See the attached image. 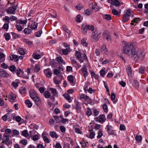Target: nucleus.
<instances>
[{
  "instance_id": "a18cd8bd",
  "label": "nucleus",
  "mask_w": 148,
  "mask_h": 148,
  "mask_svg": "<svg viewBox=\"0 0 148 148\" xmlns=\"http://www.w3.org/2000/svg\"><path fill=\"white\" fill-rule=\"evenodd\" d=\"M25 103L27 104L29 108L31 107L32 106V104L29 99H27L25 101Z\"/></svg>"
},
{
  "instance_id": "20e7f679",
  "label": "nucleus",
  "mask_w": 148,
  "mask_h": 148,
  "mask_svg": "<svg viewBox=\"0 0 148 148\" xmlns=\"http://www.w3.org/2000/svg\"><path fill=\"white\" fill-rule=\"evenodd\" d=\"M131 14L130 10V9L126 10L125 11V13L123 15L122 20L123 22H126L129 20Z\"/></svg>"
},
{
  "instance_id": "338daca9",
  "label": "nucleus",
  "mask_w": 148,
  "mask_h": 148,
  "mask_svg": "<svg viewBox=\"0 0 148 148\" xmlns=\"http://www.w3.org/2000/svg\"><path fill=\"white\" fill-rule=\"evenodd\" d=\"M39 139V136H38L36 134L34 135L32 138V139L34 141H36Z\"/></svg>"
},
{
  "instance_id": "5701e85b",
  "label": "nucleus",
  "mask_w": 148,
  "mask_h": 148,
  "mask_svg": "<svg viewBox=\"0 0 148 148\" xmlns=\"http://www.w3.org/2000/svg\"><path fill=\"white\" fill-rule=\"evenodd\" d=\"M37 23H36L35 22H34L32 23L31 25L29 24V26L32 29H34L36 28L37 27Z\"/></svg>"
},
{
  "instance_id": "f8f14e48",
  "label": "nucleus",
  "mask_w": 148,
  "mask_h": 148,
  "mask_svg": "<svg viewBox=\"0 0 148 148\" xmlns=\"http://www.w3.org/2000/svg\"><path fill=\"white\" fill-rule=\"evenodd\" d=\"M108 2L110 3L112 5L116 7L119 6L120 5L119 2L117 0H108Z\"/></svg>"
},
{
  "instance_id": "e2e57ef3",
  "label": "nucleus",
  "mask_w": 148,
  "mask_h": 148,
  "mask_svg": "<svg viewBox=\"0 0 148 148\" xmlns=\"http://www.w3.org/2000/svg\"><path fill=\"white\" fill-rule=\"evenodd\" d=\"M42 31L40 30L38 32H36L35 33V35L37 37H39L40 36V35L42 34Z\"/></svg>"
},
{
  "instance_id": "4c0bfd02",
  "label": "nucleus",
  "mask_w": 148,
  "mask_h": 148,
  "mask_svg": "<svg viewBox=\"0 0 148 148\" xmlns=\"http://www.w3.org/2000/svg\"><path fill=\"white\" fill-rule=\"evenodd\" d=\"M5 38V40H10V36L9 33H6L4 34Z\"/></svg>"
},
{
  "instance_id": "6e6d98bb",
  "label": "nucleus",
  "mask_w": 148,
  "mask_h": 148,
  "mask_svg": "<svg viewBox=\"0 0 148 148\" xmlns=\"http://www.w3.org/2000/svg\"><path fill=\"white\" fill-rule=\"evenodd\" d=\"M142 136H136L135 137V140L139 142L141 141L142 140Z\"/></svg>"
},
{
  "instance_id": "09e8293b",
  "label": "nucleus",
  "mask_w": 148,
  "mask_h": 148,
  "mask_svg": "<svg viewBox=\"0 0 148 148\" xmlns=\"http://www.w3.org/2000/svg\"><path fill=\"white\" fill-rule=\"evenodd\" d=\"M9 69L11 71L13 72L15 71L16 69L15 66L14 65H12L10 67Z\"/></svg>"
},
{
  "instance_id": "7c9ffc66",
  "label": "nucleus",
  "mask_w": 148,
  "mask_h": 148,
  "mask_svg": "<svg viewBox=\"0 0 148 148\" xmlns=\"http://www.w3.org/2000/svg\"><path fill=\"white\" fill-rule=\"evenodd\" d=\"M71 64L75 67H77L78 64L77 62L74 59H71Z\"/></svg>"
},
{
  "instance_id": "423d86ee",
  "label": "nucleus",
  "mask_w": 148,
  "mask_h": 148,
  "mask_svg": "<svg viewBox=\"0 0 148 148\" xmlns=\"http://www.w3.org/2000/svg\"><path fill=\"white\" fill-rule=\"evenodd\" d=\"M103 38L104 39H106L108 41L109 40L111 41V37L110 34L108 31L107 30L104 31L103 33Z\"/></svg>"
},
{
  "instance_id": "4d7b16f0",
  "label": "nucleus",
  "mask_w": 148,
  "mask_h": 148,
  "mask_svg": "<svg viewBox=\"0 0 148 148\" xmlns=\"http://www.w3.org/2000/svg\"><path fill=\"white\" fill-rule=\"evenodd\" d=\"M86 114L87 115L90 116L92 114V112L91 110L88 108L87 109V111L86 112Z\"/></svg>"
},
{
  "instance_id": "37998d69",
  "label": "nucleus",
  "mask_w": 148,
  "mask_h": 148,
  "mask_svg": "<svg viewBox=\"0 0 148 148\" xmlns=\"http://www.w3.org/2000/svg\"><path fill=\"white\" fill-rule=\"evenodd\" d=\"M45 97L46 98H49L50 97V94L48 91H46L44 93Z\"/></svg>"
},
{
  "instance_id": "e433bc0d",
  "label": "nucleus",
  "mask_w": 148,
  "mask_h": 148,
  "mask_svg": "<svg viewBox=\"0 0 148 148\" xmlns=\"http://www.w3.org/2000/svg\"><path fill=\"white\" fill-rule=\"evenodd\" d=\"M10 114L8 113L2 117V119L4 121H6L8 117H9Z\"/></svg>"
},
{
  "instance_id": "cd10ccee",
  "label": "nucleus",
  "mask_w": 148,
  "mask_h": 148,
  "mask_svg": "<svg viewBox=\"0 0 148 148\" xmlns=\"http://www.w3.org/2000/svg\"><path fill=\"white\" fill-rule=\"evenodd\" d=\"M10 20V18L8 16H5L3 18V21L6 23H9Z\"/></svg>"
},
{
  "instance_id": "6e6552de",
  "label": "nucleus",
  "mask_w": 148,
  "mask_h": 148,
  "mask_svg": "<svg viewBox=\"0 0 148 148\" xmlns=\"http://www.w3.org/2000/svg\"><path fill=\"white\" fill-rule=\"evenodd\" d=\"M63 78L62 76H56L54 77L53 80L56 84H61Z\"/></svg>"
},
{
  "instance_id": "8fccbe9b",
  "label": "nucleus",
  "mask_w": 148,
  "mask_h": 148,
  "mask_svg": "<svg viewBox=\"0 0 148 148\" xmlns=\"http://www.w3.org/2000/svg\"><path fill=\"white\" fill-rule=\"evenodd\" d=\"M19 53L21 55H24L25 54L24 51L22 48H20L18 49Z\"/></svg>"
},
{
  "instance_id": "680f3d73",
  "label": "nucleus",
  "mask_w": 148,
  "mask_h": 148,
  "mask_svg": "<svg viewBox=\"0 0 148 148\" xmlns=\"http://www.w3.org/2000/svg\"><path fill=\"white\" fill-rule=\"evenodd\" d=\"M145 69V67H141L139 68V71L140 73H143Z\"/></svg>"
},
{
  "instance_id": "bb28decb",
  "label": "nucleus",
  "mask_w": 148,
  "mask_h": 148,
  "mask_svg": "<svg viewBox=\"0 0 148 148\" xmlns=\"http://www.w3.org/2000/svg\"><path fill=\"white\" fill-rule=\"evenodd\" d=\"M112 128V127L111 125H107L106 129H107V131L108 132V134L109 135L112 134V133H111L110 132V131L111 130Z\"/></svg>"
},
{
  "instance_id": "393cba45",
  "label": "nucleus",
  "mask_w": 148,
  "mask_h": 148,
  "mask_svg": "<svg viewBox=\"0 0 148 148\" xmlns=\"http://www.w3.org/2000/svg\"><path fill=\"white\" fill-rule=\"evenodd\" d=\"M70 48H66V49L62 50V52L63 54L65 55H67L68 52L70 51Z\"/></svg>"
},
{
  "instance_id": "c9c22d12",
  "label": "nucleus",
  "mask_w": 148,
  "mask_h": 148,
  "mask_svg": "<svg viewBox=\"0 0 148 148\" xmlns=\"http://www.w3.org/2000/svg\"><path fill=\"white\" fill-rule=\"evenodd\" d=\"M10 59L11 60H13L14 59H15V60L16 61H17L18 59V56L15 55H12L10 57Z\"/></svg>"
},
{
  "instance_id": "4468645a",
  "label": "nucleus",
  "mask_w": 148,
  "mask_h": 148,
  "mask_svg": "<svg viewBox=\"0 0 148 148\" xmlns=\"http://www.w3.org/2000/svg\"><path fill=\"white\" fill-rule=\"evenodd\" d=\"M56 60L60 64H65L64 61L62 58L60 56H59L56 58Z\"/></svg>"
},
{
  "instance_id": "0eeeda50",
  "label": "nucleus",
  "mask_w": 148,
  "mask_h": 148,
  "mask_svg": "<svg viewBox=\"0 0 148 148\" xmlns=\"http://www.w3.org/2000/svg\"><path fill=\"white\" fill-rule=\"evenodd\" d=\"M106 119L105 115H99L98 117H97L95 118V120L97 121H99V122L101 123H104L106 120Z\"/></svg>"
},
{
  "instance_id": "1a4fd4ad",
  "label": "nucleus",
  "mask_w": 148,
  "mask_h": 148,
  "mask_svg": "<svg viewBox=\"0 0 148 148\" xmlns=\"http://www.w3.org/2000/svg\"><path fill=\"white\" fill-rule=\"evenodd\" d=\"M75 56L76 58L79 60L81 63L83 62V60L82 59V56L80 52L78 51H75Z\"/></svg>"
},
{
  "instance_id": "0e129e2a",
  "label": "nucleus",
  "mask_w": 148,
  "mask_h": 148,
  "mask_svg": "<svg viewBox=\"0 0 148 148\" xmlns=\"http://www.w3.org/2000/svg\"><path fill=\"white\" fill-rule=\"evenodd\" d=\"M81 43L83 46H87V43L86 41L84 39H82L81 40Z\"/></svg>"
},
{
  "instance_id": "2eb2a0df",
  "label": "nucleus",
  "mask_w": 148,
  "mask_h": 148,
  "mask_svg": "<svg viewBox=\"0 0 148 148\" xmlns=\"http://www.w3.org/2000/svg\"><path fill=\"white\" fill-rule=\"evenodd\" d=\"M107 49L106 48V45H103L101 47V52H103V53L107 54Z\"/></svg>"
},
{
  "instance_id": "473e14b6",
  "label": "nucleus",
  "mask_w": 148,
  "mask_h": 148,
  "mask_svg": "<svg viewBox=\"0 0 148 148\" xmlns=\"http://www.w3.org/2000/svg\"><path fill=\"white\" fill-rule=\"evenodd\" d=\"M32 56L36 59H39L41 58V56L38 54H36L35 53H34L32 55Z\"/></svg>"
},
{
  "instance_id": "f257e3e1",
  "label": "nucleus",
  "mask_w": 148,
  "mask_h": 148,
  "mask_svg": "<svg viewBox=\"0 0 148 148\" xmlns=\"http://www.w3.org/2000/svg\"><path fill=\"white\" fill-rule=\"evenodd\" d=\"M123 53L130 58L134 60L137 58L141 60L144 58V55L140 50L136 49L131 42H128L124 46Z\"/></svg>"
},
{
  "instance_id": "58836bf2",
  "label": "nucleus",
  "mask_w": 148,
  "mask_h": 148,
  "mask_svg": "<svg viewBox=\"0 0 148 148\" xmlns=\"http://www.w3.org/2000/svg\"><path fill=\"white\" fill-rule=\"evenodd\" d=\"M115 98V95L114 93H112L111 96V99L113 100V102L114 103H116L117 102V101L114 100Z\"/></svg>"
},
{
  "instance_id": "864d4df0",
  "label": "nucleus",
  "mask_w": 148,
  "mask_h": 148,
  "mask_svg": "<svg viewBox=\"0 0 148 148\" xmlns=\"http://www.w3.org/2000/svg\"><path fill=\"white\" fill-rule=\"evenodd\" d=\"M102 131L101 130H100L98 132V135L97 136L98 138H99L103 136Z\"/></svg>"
},
{
  "instance_id": "c03bdc74",
  "label": "nucleus",
  "mask_w": 148,
  "mask_h": 148,
  "mask_svg": "<svg viewBox=\"0 0 148 148\" xmlns=\"http://www.w3.org/2000/svg\"><path fill=\"white\" fill-rule=\"evenodd\" d=\"M20 142L23 145H26L27 144V140L26 139H24L20 140Z\"/></svg>"
},
{
  "instance_id": "f704fd0d",
  "label": "nucleus",
  "mask_w": 148,
  "mask_h": 148,
  "mask_svg": "<svg viewBox=\"0 0 148 148\" xmlns=\"http://www.w3.org/2000/svg\"><path fill=\"white\" fill-rule=\"evenodd\" d=\"M23 136L27 138L29 136V133L27 131V130H24L22 132V134Z\"/></svg>"
},
{
  "instance_id": "b1692460",
  "label": "nucleus",
  "mask_w": 148,
  "mask_h": 148,
  "mask_svg": "<svg viewBox=\"0 0 148 148\" xmlns=\"http://www.w3.org/2000/svg\"><path fill=\"white\" fill-rule=\"evenodd\" d=\"M133 85L136 89H137L138 88H139V84L136 80H134L133 81Z\"/></svg>"
},
{
  "instance_id": "ddd939ff",
  "label": "nucleus",
  "mask_w": 148,
  "mask_h": 148,
  "mask_svg": "<svg viewBox=\"0 0 148 148\" xmlns=\"http://www.w3.org/2000/svg\"><path fill=\"white\" fill-rule=\"evenodd\" d=\"M44 73L47 77H51L52 73L51 72L50 69H47L45 70Z\"/></svg>"
},
{
  "instance_id": "412c9836",
  "label": "nucleus",
  "mask_w": 148,
  "mask_h": 148,
  "mask_svg": "<svg viewBox=\"0 0 148 148\" xmlns=\"http://www.w3.org/2000/svg\"><path fill=\"white\" fill-rule=\"evenodd\" d=\"M90 134L89 137L91 139L93 138L94 137L95 135V133L93 131V130L91 129L89 130Z\"/></svg>"
},
{
  "instance_id": "5fc2aeb1",
  "label": "nucleus",
  "mask_w": 148,
  "mask_h": 148,
  "mask_svg": "<svg viewBox=\"0 0 148 148\" xmlns=\"http://www.w3.org/2000/svg\"><path fill=\"white\" fill-rule=\"evenodd\" d=\"M103 108L104 112L107 113L108 111V107L106 104L103 105Z\"/></svg>"
},
{
  "instance_id": "f3484780",
  "label": "nucleus",
  "mask_w": 148,
  "mask_h": 148,
  "mask_svg": "<svg viewBox=\"0 0 148 148\" xmlns=\"http://www.w3.org/2000/svg\"><path fill=\"white\" fill-rule=\"evenodd\" d=\"M82 30L83 32L86 34L87 31V29H88L87 25L84 24L82 25Z\"/></svg>"
},
{
  "instance_id": "49530a36",
  "label": "nucleus",
  "mask_w": 148,
  "mask_h": 148,
  "mask_svg": "<svg viewBox=\"0 0 148 148\" xmlns=\"http://www.w3.org/2000/svg\"><path fill=\"white\" fill-rule=\"evenodd\" d=\"M18 22L20 24H25L27 22V19L24 20H18Z\"/></svg>"
},
{
  "instance_id": "79ce46f5",
  "label": "nucleus",
  "mask_w": 148,
  "mask_h": 148,
  "mask_svg": "<svg viewBox=\"0 0 148 148\" xmlns=\"http://www.w3.org/2000/svg\"><path fill=\"white\" fill-rule=\"evenodd\" d=\"M25 90H26V88H21L19 90V92L20 93L22 94H25Z\"/></svg>"
},
{
  "instance_id": "7ed1b4c3",
  "label": "nucleus",
  "mask_w": 148,
  "mask_h": 148,
  "mask_svg": "<svg viewBox=\"0 0 148 148\" xmlns=\"http://www.w3.org/2000/svg\"><path fill=\"white\" fill-rule=\"evenodd\" d=\"M100 34L97 30H95L92 33L91 38L94 41H97L100 37Z\"/></svg>"
},
{
  "instance_id": "a211bd4d",
  "label": "nucleus",
  "mask_w": 148,
  "mask_h": 148,
  "mask_svg": "<svg viewBox=\"0 0 148 148\" xmlns=\"http://www.w3.org/2000/svg\"><path fill=\"white\" fill-rule=\"evenodd\" d=\"M9 96L10 99L11 100V102L13 101L16 98V95L12 92H11Z\"/></svg>"
},
{
  "instance_id": "39448f33",
  "label": "nucleus",
  "mask_w": 148,
  "mask_h": 148,
  "mask_svg": "<svg viewBox=\"0 0 148 148\" xmlns=\"http://www.w3.org/2000/svg\"><path fill=\"white\" fill-rule=\"evenodd\" d=\"M17 9V5L8 8L6 10V12L9 14H15V11Z\"/></svg>"
},
{
  "instance_id": "72a5a7b5",
  "label": "nucleus",
  "mask_w": 148,
  "mask_h": 148,
  "mask_svg": "<svg viewBox=\"0 0 148 148\" xmlns=\"http://www.w3.org/2000/svg\"><path fill=\"white\" fill-rule=\"evenodd\" d=\"M68 79L69 81L71 83H73V77L72 75H70L68 77Z\"/></svg>"
},
{
  "instance_id": "9d476101",
  "label": "nucleus",
  "mask_w": 148,
  "mask_h": 148,
  "mask_svg": "<svg viewBox=\"0 0 148 148\" xmlns=\"http://www.w3.org/2000/svg\"><path fill=\"white\" fill-rule=\"evenodd\" d=\"M76 107L75 108L77 112L79 113L80 112L81 109V103L78 101H76L75 102Z\"/></svg>"
},
{
  "instance_id": "4be33fe9",
  "label": "nucleus",
  "mask_w": 148,
  "mask_h": 148,
  "mask_svg": "<svg viewBox=\"0 0 148 148\" xmlns=\"http://www.w3.org/2000/svg\"><path fill=\"white\" fill-rule=\"evenodd\" d=\"M32 31V30L31 29L28 28H25L24 30L25 34L26 35H28L31 34Z\"/></svg>"
},
{
  "instance_id": "bf43d9fd",
  "label": "nucleus",
  "mask_w": 148,
  "mask_h": 148,
  "mask_svg": "<svg viewBox=\"0 0 148 148\" xmlns=\"http://www.w3.org/2000/svg\"><path fill=\"white\" fill-rule=\"evenodd\" d=\"M10 19L11 21H13L16 20L17 19V18L16 17L12 15L10 17Z\"/></svg>"
},
{
  "instance_id": "6ab92c4d",
  "label": "nucleus",
  "mask_w": 148,
  "mask_h": 148,
  "mask_svg": "<svg viewBox=\"0 0 148 148\" xmlns=\"http://www.w3.org/2000/svg\"><path fill=\"white\" fill-rule=\"evenodd\" d=\"M126 71L129 77H131L132 75V70L131 67H128L126 69Z\"/></svg>"
},
{
  "instance_id": "aec40b11",
  "label": "nucleus",
  "mask_w": 148,
  "mask_h": 148,
  "mask_svg": "<svg viewBox=\"0 0 148 148\" xmlns=\"http://www.w3.org/2000/svg\"><path fill=\"white\" fill-rule=\"evenodd\" d=\"M90 6L92 7V9L96 11H97L98 9V7L97 6L95 3L94 4L91 3L90 4Z\"/></svg>"
},
{
  "instance_id": "603ef678",
  "label": "nucleus",
  "mask_w": 148,
  "mask_h": 148,
  "mask_svg": "<svg viewBox=\"0 0 148 148\" xmlns=\"http://www.w3.org/2000/svg\"><path fill=\"white\" fill-rule=\"evenodd\" d=\"M84 100L85 101H87L88 102L90 103H91L92 102V100L89 97V96L88 95H86V96H85V97Z\"/></svg>"
},
{
  "instance_id": "f03ea898",
  "label": "nucleus",
  "mask_w": 148,
  "mask_h": 148,
  "mask_svg": "<svg viewBox=\"0 0 148 148\" xmlns=\"http://www.w3.org/2000/svg\"><path fill=\"white\" fill-rule=\"evenodd\" d=\"M30 97L35 102L36 104L38 106L41 104V101L38 97L37 93L34 90H31L29 91Z\"/></svg>"
},
{
  "instance_id": "052dcab7",
  "label": "nucleus",
  "mask_w": 148,
  "mask_h": 148,
  "mask_svg": "<svg viewBox=\"0 0 148 148\" xmlns=\"http://www.w3.org/2000/svg\"><path fill=\"white\" fill-rule=\"evenodd\" d=\"M43 139L45 143H50L49 139L47 138L46 136H44L43 137Z\"/></svg>"
},
{
  "instance_id": "69168bd1",
  "label": "nucleus",
  "mask_w": 148,
  "mask_h": 148,
  "mask_svg": "<svg viewBox=\"0 0 148 148\" xmlns=\"http://www.w3.org/2000/svg\"><path fill=\"white\" fill-rule=\"evenodd\" d=\"M88 29L90 30L91 31H93L94 29V27L93 25H87Z\"/></svg>"
},
{
  "instance_id": "13d9d810",
  "label": "nucleus",
  "mask_w": 148,
  "mask_h": 148,
  "mask_svg": "<svg viewBox=\"0 0 148 148\" xmlns=\"http://www.w3.org/2000/svg\"><path fill=\"white\" fill-rule=\"evenodd\" d=\"M11 33L14 38H19V36L17 34L13 32H12Z\"/></svg>"
},
{
  "instance_id": "a878e982",
  "label": "nucleus",
  "mask_w": 148,
  "mask_h": 148,
  "mask_svg": "<svg viewBox=\"0 0 148 148\" xmlns=\"http://www.w3.org/2000/svg\"><path fill=\"white\" fill-rule=\"evenodd\" d=\"M64 96L69 103L71 102V98L69 95L67 93H65L64 94Z\"/></svg>"
},
{
  "instance_id": "9b49d317",
  "label": "nucleus",
  "mask_w": 148,
  "mask_h": 148,
  "mask_svg": "<svg viewBox=\"0 0 148 148\" xmlns=\"http://www.w3.org/2000/svg\"><path fill=\"white\" fill-rule=\"evenodd\" d=\"M9 74L4 69H0V76L4 77H8Z\"/></svg>"
},
{
  "instance_id": "c85d7f7f",
  "label": "nucleus",
  "mask_w": 148,
  "mask_h": 148,
  "mask_svg": "<svg viewBox=\"0 0 148 148\" xmlns=\"http://www.w3.org/2000/svg\"><path fill=\"white\" fill-rule=\"evenodd\" d=\"M92 11L89 9L86 10L84 11V14L87 15H90L92 14Z\"/></svg>"
},
{
  "instance_id": "c756f323",
  "label": "nucleus",
  "mask_w": 148,
  "mask_h": 148,
  "mask_svg": "<svg viewBox=\"0 0 148 148\" xmlns=\"http://www.w3.org/2000/svg\"><path fill=\"white\" fill-rule=\"evenodd\" d=\"M50 135L53 138L55 137L56 138H57L58 137L57 134L55 132H50Z\"/></svg>"
},
{
  "instance_id": "ea45409f",
  "label": "nucleus",
  "mask_w": 148,
  "mask_h": 148,
  "mask_svg": "<svg viewBox=\"0 0 148 148\" xmlns=\"http://www.w3.org/2000/svg\"><path fill=\"white\" fill-rule=\"evenodd\" d=\"M9 23H5L3 27V28L5 29L6 31H7L9 28Z\"/></svg>"
},
{
  "instance_id": "2f4dec72",
  "label": "nucleus",
  "mask_w": 148,
  "mask_h": 148,
  "mask_svg": "<svg viewBox=\"0 0 148 148\" xmlns=\"http://www.w3.org/2000/svg\"><path fill=\"white\" fill-rule=\"evenodd\" d=\"M103 17L104 19H106L108 20H110L111 18L110 15L108 14L104 15Z\"/></svg>"
},
{
  "instance_id": "774afa93",
  "label": "nucleus",
  "mask_w": 148,
  "mask_h": 148,
  "mask_svg": "<svg viewBox=\"0 0 148 148\" xmlns=\"http://www.w3.org/2000/svg\"><path fill=\"white\" fill-rule=\"evenodd\" d=\"M75 7L77 9L80 10L83 8V6L82 5L78 4Z\"/></svg>"
},
{
  "instance_id": "de8ad7c7",
  "label": "nucleus",
  "mask_w": 148,
  "mask_h": 148,
  "mask_svg": "<svg viewBox=\"0 0 148 148\" xmlns=\"http://www.w3.org/2000/svg\"><path fill=\"white\" fill-rule=\"evenodd\" d=\"M3 137L4 138V140L7 142L9 140V136L6 135L5 134H4L3 135Z\"/></svg>"
},
{
  "instance_id": "a19ab883",
  "label": "nucleus",
  "mask_w": 148,
  "mask_h": 148,
  "mask_svg": "<svg viewBox=\"0 0 148 148\" xmlns=\"http://www.w3.org/2000/svg\"><path fill=\"white\" fill-rule=\"evenodd\" d=\"M5 55L3 53H0V60H1L2 62L4 61L5 60Z\"/></svg>"
},
{
  "instance_id": "dca6fc26",
  "label": "nucleus",
  "mask_w": 148,
  "mask_h": 148,
  "mask_svg": "<svg viewBox=\"0 0 148 148\" xmlns=\"http://www.w3.org/2000/svg\"><path fill=\"white\" fill-rule=\"evenodd\" d=\"M50 90L52 95L54 96L57 97L58 96V92L55 89L53 88H50Z\"/></svg>"
},
{
  "instance_id": "3c124183",
  "label": "nucleus",
  "mask_w": 148,
  "mask_h": 148,
  "mask_svg": "<svg viewBox=\"0 0 148 148\" xmlns=\"http://www.w3.org/2000/svg\"><path fill=\"white\" fill-rule=\"evenodd\" d=\"M34 70L36 72H38L40 70V68L38 64H35Z\"/></svg>"
}]
</instances>
